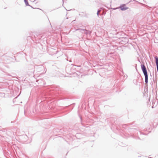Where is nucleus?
I'll list each match as a JSON object with an SVG mask.
<instances>
[{"mask_svg":"<svg viewBox=\"0 0 158 158\" xmlns=\"http://www.w3.org/2000/svg\"><path fill=\"white\" fill-rule=\"evenodd\" d=\"M118 8H120L121 10L124 11L128 9V8L126 6L125 4H122L118 8H115L114 9H116Z\"/></svg>","mask_w":158,"mask_h":158,"instance_id":"1","label":"nucleus"},{"mask_svg":"<svg viewBox=\"0 0 158 158\" xmlns=\"http://www.w3.org/2000/svg\"><path fill=\"white\" fill-rule=\"evenodd\" d=\"M141 68L144 75H148L146 68L144 64L141 65Z\"/></svg>","mask_w":158,"mask_h":158,"instance_id":"2","label":"nucleus"},{"mask_svg":"<svg viewBox=\"0 0 158 158\" xmlns=\"http://www.w3.org/2000/svg\"><path fill=\"white\" fill-rule=\"evenodd\" d=\"M145 76V85L146 84H147L148 83V75H144Z\"/></svg>","mask_w":158,"mask_h":158,"instance_id":"3","label":"nucleus"},{"mask_svg":"<svg viewBox=\"0 0 158 158\" xmlns=\"http://www.w3.org/2000/svg\"><path fill=\"white\" fill-rule=\"evenodd\" d=\"M24 0V2L26 4V5L27 6H31V7L32 8H33L31 6H30L29 4V3H28V2L27 1V0Z\"/></svg>","mask_w":158,"mask_h":158,"instance_id":"4","label":"nucleus"},{"mask_svg":"<svg viewBox=\"0 0 158 158\" xmlns=\"http://www.w3.org/2000/svg\"><path fill=\"white\" fill-rule=\"evenodd\" d=\"M77 30H80V31L81 32H84V31H85L84 29H78Z\"/></svg>","mask_w":158,"mask_h":158,"instance_id":"5","label":"nucleus"},{"mask_svg":"<svg viewBox=\"0 0 158 158\" xmlns=\"http://www.w3.org/2000/svg\"><path fill=\"white\" fill-rule=\"evenodd\" d=\"M101 11V10H98V11H97V15H98V16H99V13H100Z\"/></svg>","mask_w":158,"mask_h":158,"instance_id":"6","label":"nucleus"},{"mask_svg":"<svg viewBox=\"0 0 158 158\" xmlns=\"http://www.w3.org/2000/svg\"><path fill=\"white\" fill-rule=\"evenodd\" d=\"M55 51V52H53L55 53H56L57 52V51H56V50H54Z\"/></svg>","mask_w":158,"mask_h":158,"instance_id":"7","label":"nucleus"},{"mask_svg":"<svg viewBox=\"0 0 158 158\" xmlns=\"http://www.w3.org/2000/svg\"><path fill=\"white\" fill-rule=\"evenodd\" d=\"M80 73L78 72H77V75H78V74L79 73Z\"/></svg>","mask_w":158,"mask_h":158,"instance_id":"8","label":"nucleus"},{"mask_svg":"<svg viewBox=\"0 0 158 158\" xmlns=\"http://www.w3.org/2000/svg\"><path fill=\"white\" fill-rule=\"evenodd\" d=\"M62 1H63V3H64V0H62Z\"/></svg>","mask_w":158,"mask_h":158,"instance_id":"9","label":"nucleus"}]
</instances>
